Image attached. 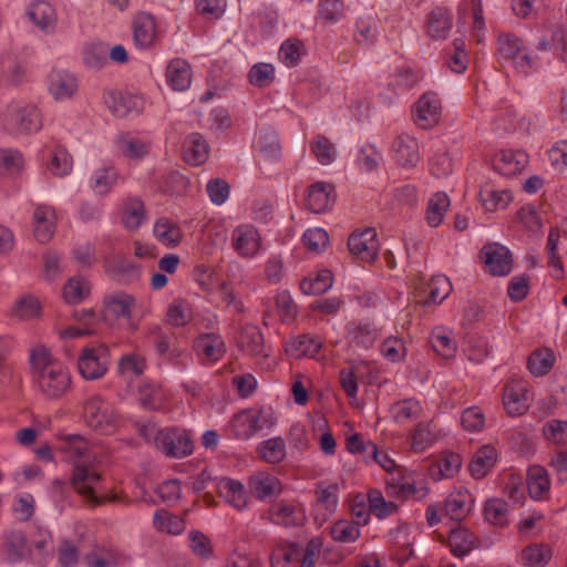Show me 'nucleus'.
<instances>
[{"label":"nucleus","instance_id":"obj_1","mask_svg":"<svg viewBox=\"0 0 567 567\" xmlns=\"http://www.w3.org/2000/svg\"><path fill=\"white\" fill-rule=\"evenodd\" d=\"M61 450L73 462V472L71 476L72 487L84 497L86 504L91 507L100 506L105 502H115L116 496L95 495L96 485L101 482V474L93 465L86 464L83 460L89 452L87 441L78 434L65 435L62 439Z\"/></svg>","mask_w":567,"mask_h":567},{"label":"nucleus","instance_id":"obj_2","mask_svg":"<svg viewBox=\"0 0 567 567\" xmlns=\"http://www.w3.org/2000/svg\"><path fill=\"white\" fill-rule=\"evenodd\" d=\"M29 361L35 388L47 400H59L71 390L68 367L55 359L49 348L34 346L30 349Z\"/></svg>","mask_w":567,"mask_h":567},{"label":"nucleus","instance_id":"obj_3","mask_svg":"<svg viewBox=\"0 0 567 567\" xmlns=\"http://www.w3.org/2000/svg\"><path fill=\"white\" fill-rule=\"evenodd\" d=\"M110 361V349L104 343L84 347L78 359L79 373L85 380H97L104 377Z\"/></svg>","mask_w":567,"mask_h":567},{"label":"nucleus","instance_id":"obj_4","mask_svg":"<svg viewBox=\"0 0 567 567\" xmlns=\"http://www.w3.org/2000/svg\"><path fill=\"white\" fill-rule=\"evenodd\" d=\"M84 417L90 427L101 434L113 433L118 425V416L101 396L87 400L84 406Z\"/></svg>","mask_w":567,"mask_h":567},{"label":"nucleus","instance_id":"obj_5","mask_svg":"<svg viewBox=\"0 0 567 567\" xmlns=\"http://www.w3.org/2000/svg\"><path fill=\"white\" fill-rule=\"evenodd\" d=\"M154 445L168 457L182 458L193 452V441L185 430L166 427L156 432Z\"/></svg>","mask_w":567,"mask_h":567},{"label":"nucleus","instance_id":"obj_6","mask_svg":"<svg viewBox=\"0 0 567 567\" xmlns=\"http://www.w3.org/2000/svg\"><path fill=\"white\" fill-rule=\"evenodd\" d=\"M532 399L528 394V384L520 379H513L504 386L503 404L506 412L512 416L526 413Z\"/></svg>","mask_w":567,"mask_h":567},{"label":"nucleus","instance_id":"obj_7","mask_svg":"<svg viewBox=\"0 0 567 567\" xmlns=\"http://www.w3.org/2000/svg\"><path fill=\"white\" fill-rule=\"evenodd\" d=\"M349 251L358 259L373 262L378 258L379 241L374 228H365L361 233H353L348 239Z\"/></svg>","mask_w":567,"mask_h":567},{"label":"nucleus","instance_id":"obj_8","mask_svg":"<svg viewBox=\"0 0 567 567\" xmlns=\"http://www.w3.org/2000/svg\"><path fill=\"white\" fill-rule=\"evenodd\" d=\"M103 264L107 277L118 284L128 285L140 278L141 267L125 256H107Z\"/></svg>","mask_w":567,"mask_h":567},{"label":"nucleus","instance_id":"obj_9","mask_svg":"<svg viewBox=\"0 0 567 567\" xmlns=\"http://www.w3.org/2000/svg\"><path fill=\"white\" fill-rule=\"evenodd\" d=\"M193 350L203 363H215L226 353V344L220 334L202 333L193 342Z\"/></svg>","mask_w":567,"mask_h":567},{"label":"nucleus","instance_id":"obj_10","mask_svg":"<svg viewBox=\"0 0 567 567\" xmlns=\"http://www.w3.org/2000/svg\"><path fill=\"white\" fill-rule=\"evenodd\" d=\"M481 258L488 272L493 276H505L512 269L509 250L498 244H487L481 250Z\"/></svg>","mask_w":567,"mask_h":567},{"label":"nucleus","instance_id":"obj_11","mask_svg":"<svg viewBox=\"0 0 567 567\" xmlns=\"http://www.w3.org/2000/svg\"><path fill=\"white\" fill-rule=\"evenodd\" d=\"M105 305L109 312L117 319H123L130 332H135L138 324L133 320V309L136 300L125 292H116L106 297Z\"/></svg>","mask_w":567,"mask_h":567},{"label":"nucleus","instance_id":"obj_12","mask_svg":"<svg viewBox=\"0 0 567 567\" xmlns=\"http://www.w3.org/2000/svg\"><path fill=\"white\" fill-rule=\"evenodd\" d=\"M271 425L268 414L265 411H258L257 413L243 412L231 421L237 439H250L258 431L269 427Z\"/></svg>","mask_w":567,"mask_h":567},{"label":"nucleus","instance_id":"obj_13","mask_svg":"<svg viewBox=\"0 0 567 567\" xmlns=\"http://www.w3.org/2000/svg\"><path fill=\"white\" fill-rule=\"evenodd\" d=\"M441 100L434 92L424 93L415 105V123L422 128L437 124L441 115Z\"/></svg>","mask_w":567,"mask_h":567},{"label":"nucleus","instance_id":"obj_14","mask_svg":"<svg viewBox=\"0 0 567 567\" xmlns=\"http://www.w3.org/2000/svg\"><path fill=\"white\" fill-rule=\"evenodd\" d=\"M133 41L141 49L150 48L156 39V23L152 14L137 13L132 21Z\"/></svg>","mask_w":567,"mask_h":567},{"label":"nucleus","instance_id":"obj_15","mask_svg":"<svg viewBox=\"0 0 567 567\" xmlns=\"http://www.w3.org/2000/svg\"><path fill=\"white\" fill-rule=\"evenodd\" d=\"M55 212L51 206H37L33 213V235L39 243L45 244L51 240L55 231Z\"/></svg>","mask_w":567,"mask_h":567},{"label":"nucleus","instance_id":"obj_16","mask_svg":"<svg viewBox=\"0 0 567 567\" xmlns=\"http://www.w3.org/2000/svg\"><path fill=\"white\" fill-rule=\"evenodd\" d=\"M396 162L406 168L417 165L421 159L417 141L408 134L396 136L392 144Z\"/></svg>","mask_w":567,"mask_h":567},{"label":"nucleus","instance_id":"obj_17","mask_svg":"<svg viewBox=\"0 0 567 567\" xmlns=\"http://www.w3.org/2000/svg\"><path fill=\"white\" fill-rule=\"evenodd\" d=\"M528 155L523 151H502L493 159V167L504 176H514L524 171Z\"/></svg>","mask_w":567,"mask_h":567},{"label":"nucleus","instance_id":"obj_18","mask_svg":"<svg viewBox=\"0 0 567 567\" xmlns=\"http://www.w3.org/2000/svg\"><path fill=\"white\" fill-rule=\"evenodd\" d=\"M334 202V188L331 184L317 182L309 187L306 205L315 214L326 212Z\"/></svg>","mask_w":567,"mask_h":567},{"label":"nucleus","instance_id":"obj_19","mask_svg":"<svg viewBox=\"0 0 567 567\" xmlns=\"http://www.w3.org/2000/svg\"><path fill=\"white\" fill-rule=\"evenodd\" d=\"M9 123L20 133L37 132L42 125L39 110L33 105L11 109Z\"/></svg>","mask_w":567,"mask_h":567},{"label":"nucleus","instance_id":"obj_20","mask_svg":"<svg viewBox=\"0 0 567 567\" xmlns=\"http://www.w3.org/2000/svg\"><path fill=\"white\" fill-rule=\"evenodd\" d=\"M105 103L112 113L118 117L138 114L143 109V100L140 96L110 92L105 96Z\"/></svg>","mask_w":567,"mask_h":567},{"label":"nucleus","instance_id":"obj_21","mask_svg":"<svg viewBox=\"0 0 567 567\" xmlns=\"http://www.w3.org/2000/svg\"><path fill=\"white\" fill-rule=\"evenodd\" d=\"M233 247L243 257H251L259 249V234L252 226H239L233 231Z\"/></svg>","mask_w":567,"mask_h":567},{"label":"nucleus","instance_id":"obj_22","mask_svg":"<svg viewBox=\"0 0 567 567\" xmlns=\"http://www.w3.org/2000/svg\"><path fill=\"white\" fill-rule=\"evenodd\" d=\"M49 90L55 100L70 99L78 90V81L72 73L53 70L49 75Z\"/></svg>","mask_w":567,"mask_h":567},{"label":"nucleus","instance_id":"obj_23","mask_svg":"<svg viewBox=\"0 0 567 567\" xmlns=\"http://www.w3.org/2000/svg\"><path fill=\"white\" fill-rule=\"evenodd\" d=\"M269 519L277 525L299 526L305 520V514L297 505L279 502L270 507Z\"/></svg>","mask_w":567,"mask_h":567},{"label":"nucleus","instance_id":"obj_24","mask_svg":"<svg viewBox=\"0 0 567 567\" xmlns=\"http://www.w3.org/2000/svg\"><path fill=\"white\" fill-rule=\"evenodd\" d=\"M183 154L184 159L188 164L198 166L207 161L209 145L203 135L199 133H192L184 141Z\"/></svg>","mask_w":567,"mask_h":567},{"label":"nucleus","instance_id":"obj_25","mask_svg":"<svg viewBox=\"0 0 567 567\" xmlns=\"http://www.w3.org/2000/svg\"><path fill=\"white\" fill-rule=\"evenodd\" d=\"M497 452L492 445H484L478 449L473 455L468 471L471 475L476 478H483L496 464Z\"/></svg>","mask_w":567,"mask_h":567},{"label":"nucleus","instance_id":"obj_26","mask_svg":"<svg viewBox=\"0 0 567 567\" xmlns=\"http://www.w3.org/2000/svg\"><path fill=\"white\" fill-rule=\"evenodd\" d=\"M166 80L174 91H184L192 82L190 65L183 59H173L166 68Z\"/></svg>","mask_w":567,"mask_h":567},{"label":"nucleus","instance_id":"obj_27","mask_svg":"<svg viewBox=\"0 0 567 567\" xmlns=\"http://www.w3.org/2000/svg\"><path fill=\"white\" fill-rule=\"evenodd\" d=\"M238 343L251 357H267L265 353L264 336L255 324L243 327Z\"/></svg>","mask_w":567,"mask_h":567},{"label":"nucleus","instance_id":"obj_28","mask_svg":"<svg viewBox=\"0 0 567 567\" xmlns=\"http://www.w3.org/2000/svg\"><path fill=\"white\" fill-rule=\"evenodd\" d=\"M348 331L355 346L371 348L380 337V329L370 321L351 322Z\"/></svg>","mask_w":567,"mask_h":567},{"label":"nucleus","instance_id":"obj_29","mask_svg":"<svg viewBox=\"0 0 567 567\" xmlns=\"http://www.w3.org/2000/svg\"><path fill=\"white\" fill-rule=\"evenodd\" d=\"M116 146L120 153L130 159H143L150 152L151 143L131 136L130 134H123L117 137Z\"/></svg>","mask_w":567,"mask_h":567},{"label":"nucleus","instance_id":"obj_30","mask_svg":"<svg viewBox=\"0 0 567 567\" xmlns=\"http://www.w3.org/2000/svg\"><path fill=\"white\" fill-rule=\"evenodd\" d=\"M248 486L250 492L258 499H266L281 491V484L275 476L259 473L249 478Z\"/></svg>","mask_w":567,"mask_h":567},{"label":"nucleus","instance_id":"obj_31","mask_svg":"<svg viewBox=\"0 0 567 567\" xmlns=\"http://www.w3.org/2000/svg\"><path fill=\"white\" fill-rule=\"evenodd\" d=\"M340 486L338 483L318 482L315 487L316 501L326 514L336 512L339 502Z\"/></svg>","mask_w":567,"mask_h":567},{"label":"nucleus","instance_id":"obj_32","mask_svg":"<svg viewBox=\"0 0 567 567\" xmlns=\"http://www.w3.org/2000/svg\"><path fill=\"white\" fill-rule=\"evenodd\" d=\"M155 238L166 247H176L182 241V230L168 218H159L154 224Z\"/></svg>","mask_w":567,"mask_h":567},{"label":"nucleus","instance_id":"obj_33","mask_svg":"<svg viewBox=\"0 0 567 567\" xmlns=\"http://www.w3.org/2000/svg\"><path fill=\"white\" fill-rule=\"evenodd\" d=\"M87 567H118L121 561L127 560L125 555L120 554L113 548H96L85 556Z\"/></svg>","mask_w":567,"mask_h":567},{"label":"nucleus","instance_id":"obj_34","mask_svg":"<svg viewBox=\"0 0 567 567\" xmlns=\"http://www.w3.org/2000/svg\"><path fill=\"white\" fill-rule=\"evenodd\" d=\"M220 496L230 503L235 508L243 509L247 505L245 486L239 481L224 478L218 484Z\"/></svg>","mask_w":567,"mask_h":567},{"label":"nucleus","instance_id":"obj_35","mask_svg":"<svg viewBox=\"0 0 567 567\" xmlns=\"http://www.w3.org/2000/svg\"><path fill=\"white\" fill-rule=\"evenodd\" d=\"M550 482L547 471L539 465H534L527 472V488L532 498L540 499L549 491Z\"/></svg>","mask_w":567,"mask_h":567},{"label":"nucleus","instance_id":"obj_36","mask_svg":"<svg viewBox=\"0 0 567 567\" xmlns=\"http://www.w3.org/2000/svg\"><path fill=\"white\" fill-rule=\"evenodd\" d=\"M453 555L463 557L477 545V537L466 528L453 529L449 537Z\"/></svg>","mask_w":567,"mask_h":567},{"label":"nucleus","instance_id":"obj_37","mask_svg":"<svg viewBox=\"0 0 567 567\" xmlns=\"http://www.w3.org/2000/svg\"><path fill=\"white\" fill-rule=\"evenodd\" d=\"M452 23L449 12L444 8H435L427 19V33L433 39H444L451 30Z\"/></svg>","mask_w":567,"mask_h":567},{"label":"nucleus","instance_id":"obj_38","mask_svg":"<svg viewBox=\"0 0 567 567\" xmlns=\"http://www.w3.org/2000/svg\"><path fill=\"white\" fill-rule=\"evenodd\" d=\"M553 555L551 548L546 544H530L522 550V561L528 567H544Z\"/></svg>","mask_w":567,"mask_h":567},{"label":"nucleus","instance_id":"obj_39","mask_svg":"<svg viewBox=\"0 0 567 567\" xmlns=\"http://www.w3.org/2000/svg\"><path fill=\"white\" fill-rule=\"evenodd\" d=\"M555 363V354L551 349L543 348L534 351L527 362L528 370L536 377L547 374Z\"/></svg>","mask_w":567,"mask_h":567},{"label":"nucleus","instance_id":"obj_40","mask_svg":"<svg viewBox=\"0 0 567 567\" xmlns=\"http://www.w3.org/2000/svg\"><path fill=\"white\" fill-rule=\"evenodd\" d=\"M332 272L322 269L317 272L315 278H303L300 282V289L306 295H322L332 287Z\"/></svg>","mask_w":567,"mask_h":567},{"label":"nucleus","instance_id":"obj_41","mask_svg":"<svg viewBox=\"0 0 567 567\" xmlns=\"http://www.w3.org/2000/svg\"><path fill=\"white\" fill-rule=\"evenodd\" d=\"M154 527L162 533L178 535L185 529V520L165 509H157L153 516Z\"/></svg>","mask_w":567,"mask_h":567},{"label":"nucleus","instance_id":"obj_42","mask_svg":"<svg viewBox=\"0 0 567 567\" xmlns=\"http://www.w3.org/2000/svg\"><path fill=\"white\" fill-rule=\"evenodd\" d=\"M260 457L269 463H280L286 457V444L282 437H272L260 443L258 447Z\"/></svg>","mask_w":567,"mask_h":567},{"label":"nucleus","instance_id":"obj_43","mask_svg":"<svg viewBox=\"0 0 567 567\" xmlns=\"http://www.w3.org/2000/svg\"><path fill=\"white\" fill-rule=\"evenodd\" d=\"M449 207L450 199L445 193L434 194L427 204V224L432 227H437L442 223Z\"/></svg>","mask_w":567,"mask_h":567},{"label":"nucleus","instance_id":"obj_44","mask_svg":"<svg viewBox=\"0 0 567 567\" xmlns=\"http://www.w3.org/2000/svg\"><path fill=\"white\" fill-rule=\"evenodd\" d=\"M507 503L502 498L488 499L484 506L485 519L489 524L498 527H504L507 525Z\"/></svg>","mask_w":567,"mask_h":567},{"label":"nucleus","instance_id":"obj_45","mask_svg":"<svg viewBox=\"0 0 567 567\" xmlns=\"http://www.w3.org/2000/svg\"><path fill=\"white\" fill-rule=\"evenodd\" d=\"M321 347L322 342L320 340L315 337L303 334L295 339L287 351L296 358L315 357Z\"/></svg>","mask_w":567,"mask_h":567},{"label":"nucleus","instance_id":"obj_46","mask_svg":"<svg viewBox=\"0 0 567 567\" xmlns=\"http://www.w3.org/2000/svg\"><path fill=\"white\" fill-rule=\"evenodd\" d=\"M430 342L433 350L445 359L452 358L455 354L456 343L450 337V333L442 328L433 330L430 337Z\"/></svg>","mask_w":567,"mask_h":567},{"label":"nucleus","instance_id":"obj_47","mask_svg":"<svg viewBox=\"0 0 567 567\" xmlns=\"http://www.w3.org/2000/svg\"><path fill=\"white\" fill-rule=\"evenodd\" d=\"M30 20L41 29H45L53 24L55 20L54 9L45 1H37L30 6L28 10Z\"/></svg>","mask_w":567,"mask_h":567},{"label":"nucleus","instance_id":"obj_48","mask_svg":"<svg viewBox=\"0 0 567 567\" xmlns=\"http://www.w3.org/2000/svg\"><path fill=\"white\" fill-rule=\"evenodd\" d=\"M311 152L322 165L331 164L337 155L334 144L324 135H318L311 143Z\"/></svg>","mask_w":567,"mask_h":567},{"label":"nucleus","instance_id":"obj_49","mask_svg":"<svg viewBox=\"0 0 567 567\" xmlns=\"http://www.w3.org/2000/svg\"><path fill=\"white\" fill-rule=\"evenodd\" d=\"M300 547L297 543L277 546L270 555L271 567H291L292 560L299 556Z\"/></svg>","mask_w":567,"mask_h":567},{"label":"nucleus","instance_id":"obj_50","mask_svg":"<svg viewBox=\"0 0 567 567\" xmlns=\"http://www.w3.org/2000/svg\"><path fill=\"white\" fill-rule=\"evenodd\" d=\"M145 220L144 204L140 199H132L126 205L122 221L128 230H136Z\"/></svg>","mask_w":567,"mask_h":567},{"label":"nucleus","instance_id":"obj_51","mask_svg":"<svg viewBox=\"0 0 567 567\" xmlns=\"http://www.w3.org/2000/svg\"><path fill=\"white\" fill-rule=\"evenodd\" d=\"M6 553L10 563H16L24 557L27 538L21 532H11L6 536Z\"/></svg>","mask_w":567,"mask_h":567},{"label":"nucleus","instance_id":"obj_52","mask_svg":"<svg viewBox=\"0 0 567 567\" xmlns=\"http://www.w3.org/2000/svg\"><path fill=\"white\" fill-rule=\"evenodd\" d=\"M524 49L523 41L512 33L501 34L497 40V50L501 58L507 62L519 54Z\"/></svg>","mask_w":567,"mask_h":567},{"label":"nucleus","instance_id":"obj_53","mask_svg":"<svg viewBox=\"0 0 567 567\" xmlns=\"http://www.w3.org/2000/svg\"><path fill=\"white\" fill-rule=\"evenodd\" d=\"M90 293V285L84 278H71L63 287V297L68 303H79Z\"/></svg>","mask_w":567,"mask_h":567},{"label":"nucleus","instance_id":"obj_54","mask_svg":"<svg viewBox=\"0 0 567 567\" xmlns=\"http://www.w3.org/2000/svg\"><path fill=\"white\" fill-rule=\"evenodd\" d=\"M275 80V68L270 63H256L248 72V81L257 87H266Z\"/></svg>","mask_w":567,"mask_h":567},{"label":"nucleus","instance_id":"obj_55","mask_svg":"<svg viewBox=\"0 0 567 567\" xmlns=\"http://www.w3.org/2000/svg\"><path fill=\"white\" fill-rule=\"evenodd\" d=\"M370 511L378 518H385L398 511V505L393 502H386L382 493L378 489H371L368 493Z\"/></svg>","mask_w":567,"mask_h":567},{"label":"nucleus","instance_id":"obj_56","mask_svg":"<svg viewBox=\"0 0 567 567\" xmlns=\"http://www.w3.org/2000/svg\"><path fill=\"white\" fill-rule=\"evenodd\" d=\"M190 549L193 554L202 559L213 557L214 548L210 539L199 530H192L188 534Z\"/></svg>","mask_w":567,"mask_h":567},{"label":"nucleus","instance_id":"obj_57","mask_svg":"<svg viewBox=\"0 0 567 567\" xmlns=\"http://www.w3.org/2000/svg\"><path fill=\"white\" fill-rule=\"evenodd\" d=\"M331 537L340 543H353L360 536V529L348 520L336 522L330 530Z\"/></svg>","mask_w":567,"mask_h":567},{"label":"nucleus","instance_id":"obj_58","mask_svg":"<svg viewBox=\"0 0 567 567\" xmlns=\"http://www.w3.org/2000/svg\"><path fill=\"white\" fill-rule=\"evenodd\" d=\"M72 166L73 161L69 152L63 147H58L54 151L49 164V169L52 172V174L59 177H63L72 171Z\"/></svg>","mask_w":567,"mask_h":567},{"label":"nucleus","instance_id":"obj_59","mask_svg":"<svg viewBox=\"0 0 567 567\" xmlns=\"http://www.w3.org/2000/svg\"><path fill=\"white\" fill-rule=\"evenodd\" d=\"M40 309L41 307L38 298L28 295L16 301L12 312L16 317L21 319H31L39 316Z\"/></svg>","mask_w":567,"mask_h":567},{"label":"nucleus","instance_id":"obj_60","mask_svg":"<svg viewBox=\"0 0 567 567\" xmlns=\"http://www.w3.org/2000/svg\"><path fill=\"white\" fill-rule=\"evenodd\" d=\"M482 204L486 210L505 208L512 200V194L508 190L486 189L481 192Z\"/></svg>","mask_w":567,"mask_h":567},{"label":"nucleus","instance_id":"obj_61","mask_svg":"<svg viewBox=\"0 0 567 567\" xmlns=\"http://www.w3.org/2000/svg\"><path fill=\"white\" fill-rule=\"evenodd\" d=\"M145 360L135 353L123 355L117 363V371L122 375L138 377L144 372Z\"/></svg>","mask_w":567,"mask_h":567},{"label":"nucleus","instance_id":"obj_62","mask_svg":"<svg viewBox=\"0 0 567 567\" xmlns=\"http://www.w3.org/2000/svg\"><path fill=\"white\" fill-rule=\"evenodd\" d=\"M381 159L380 152L371 144L362 146L357 154V163L360 169L367 173L377 169Z\"/></svg>","mask_w":567,"mask_h":567},{"label":"nucleus","instance_id":"obj_63","mask_svg":"<svg viewBox=\"0 0 567 567\" xmlns=\"http://www.w3.org/2000/svg\"><path fill=\"white\" fill-rule=\"evenodd\" d=\"M422 408L420 402L413 399L402 400L393 405V413L396 422H404L411 419H416L419 417Z\"/></svg>","mask_w":567,"mask_h":567},{"label":"nucleus","instance_id":"obj_64","mask_svg":"<svg viewBox=\"0 0 567 567\" xmlns=\"http://www.w3.org/2000/svg\"><path fill=\"white\" fill-rule=\"evenodd\" d=\"M302 241L308 250L322 251L329 244V235L323 228H311L305 231Z\"/></svg>","mask_w":567,"mask_h":567}]
</instances>
